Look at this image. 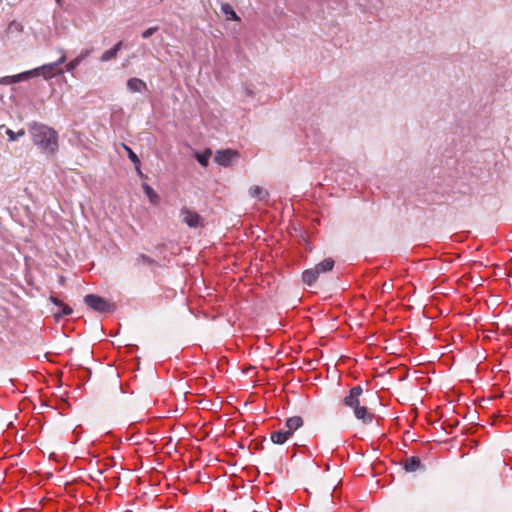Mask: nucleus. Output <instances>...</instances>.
Segmentation results:
<instances>
[{
  "label": "nucleus",
  "mask_w": 512,
  "mask_h": 512,
  "mask_svg": "<svg viewBox=\"0 0 512 512\" xmlns=\"http://www.w3.org/2000/svg\"><path fill=\"white\" fill-rule=\"evenodd\" d=\"M28 131L32 142L38 149L48 155L53 156L59 148L58 133L52 127L39 122H32L28 125Z\"/></svg>",
  "instance_id": "nucleus-1"
},
{
  "label": "nucleus",
  "mask_w": 512,
  "mask_h": 512,
  "mask_svg": "<svg viewBox=\"0 0 512 512\" xmlns=\"http://www.w3.org/2000/svg\"><path fill=\"white\" fill-rule=\"evenodd\" d=\"M362 393L363 389L361 386H354L349 390V394L344 397L343 402L345 406L353 409L357 419L361 420L364 424H369L373 421L374 415L365 406H361L360 396Z\"/></svg>",
  "instance_id": "nucleus-2"
},
{
  "label": "nucleus",
  "mask_w": 512,
  "mask_h": 512,
  "mask_svg": "<svg viewBox=\"0 0 512 512\" xmlns=\"http://www.w3.org/2000/svg\"><path fill=\"white\" fill-rule=\"evenodd\" d=\"M65 61L66 56L63 53L62 56L56 62L45 64L40 67L29 70L30 76L32 78L42 75L44 79L49 80L57 75L63 74L64 71L61 68V65L65 63Z\"/></svg>",
  "instance_id": "nucleus-3"
},
{
  "label": "nucleus",
  "mask_w": 512,
  "mask_h": 512,
  "mask_svg": "<svg viewBox=\"0 0 512 512\" xmlns=\"http://www.w3.org/2000/svg\"><path fill=\"white\" fill-rule=\"evenodd\" d=\"M84 302L88 307L100 313L112 312L114 308L107 300L95 294L86 295Z\"/></svg>",
  "instance_id": "nucleus-4"
},
{
  "label": "nucleus",
  "mask_w": 512,
  "mask_h": 512,
  "mask_svg": "<svg viewBox=\"0 0 512 512\" xmlns=\"http://www.w3.org/2000/svg\"><path fill=\"white\" fill-rule=\"evenodd\" d=\"M180 216L183 223L188 225L190 228H197L203 223V218L196 211L186 206L181 208Z\"/></svg>",
  "instance_id": "nucleus-5"
},
{
  "label": "nucleus",
  "mask_w": 512,
  "mask_h": 512,
  "mask_svg": "<svg viewBox=\"0 0 512 512\" xmlns=\"http://www.w3.org/2000/svg\"><path fill=\"white\" fill-rule=\"evenodd\" d=\"M239 157V153L232 149L219 150L215 155V162L221 166L228 167Z\"/></svg>",
  "instance_id": "nucleus-6"
},
{
  "label": "nucleus",
  "mask_w": 512,
  "mask_h": 512,
  "mask_svg": "<svg viewBox=\"0 0 512 512\" xmlns=\"http://www.w3.org/2000/svg\"><path fill=\"white\" fill-rule=\"evenodd\" d=\"M134 265L135 266H142V265L147 266L152 271H154L157 267L160 266L156 260L147 256L146 254H139L134 260Z\"/></svg>",
  "instance_id": "nucleus-7"
},
{
  "label": "nucleus",
  "mask_w": 512,
  "mask_h": 512,
  "mask_svg": "<svg viewBox=\"0 0 512 512\" xmlns=\"http://www.w3.org/2000/svg\"><path fill=\"white\" fill-rule=\"evenodd\" d=\"M30 78H31V76H30L29 71H25V72L19 73L17 75L2 77L0 79V83L3 85H11V84H15V83H18L21 81H26Z\"/></svg>",
  "instance_id": "nucleus-8"
},
{
  "label": "nucleus",
  "mask_w": 512,
  "mask_h": 512,
  "mask_svg": "<svg viewBox=\"0 0 512 512\" xmlns=\"http://www.w3.org/2000/svg\"><path fill=\"white\" fill-rule=\"evenodd\" d=\"M404 468L408 472H415L419 469H423L424 466L422 465L419 457L411 456L405 459Z\"/></svg>",
  "instance_id": "nucleus-9"
},
{
  "label": "nucleus",
  "mask_w": 512,
  "mask_h": 512,
  "mask_svg": "<svg viewBox=\"0 0 512 512\" xmlns=\"http://www.w3.org/2000/svg\"><path fill=\"white\" fill-rule=\"evenodd\" d=\"M127 88L131 92H143L147 90V85L142 79L133 77L127 81Z\"/></svg>",
  "instance_id": "nucleus-10"
},
{
  "label": "nucleus",
  "mask_w": 512,
  "mask_h": 512,
  "mask_svg": "<svg viewBox=\"0 0 512 512\" xmlns=\"http://www.w3.org/2000/svg\"><path fill=\"white\" fill-rule=\"evenodd\" d=\"M303 419L300 416H293L286 420L285 429L289 431L291 436L293 433L303 426Z\"/></svg>",
  "instance_id": "nucleus-11"
},
{
  "label": "nucleus",
  "mask_w": 512,
  "mask_h": 512,
  "mask_svg": "<svg viewBox=\"0 0 512 512\" xmlns=\"http://www.w3.org/2000/svg\"><path fill=\"white\" fill-rule=\"evenodd\" d=\"M122 46H123V42L119 41L111 49L105 51L102 54L100 60L102 62H108L110 60L115 59L117 57L118 52L122 49Z\"/></svg>",
  "instance_id": "nucleus-12"
},
{
  "label": "nucleus",
  "mask_w": 512,
  "mask_h": 512,
  "mask_svg": "<svg viewBox=\"0 0 512 512\" xmlns=\"http://www.w3.org/2000/svg\"><path fill=\"white\" fill-rule=\"evenodd\" d=\"M291 437V434L286 429H280L278 431H274L271 433L270 438L271 441L275 444H283L285 443L289 438Z\"/></svg>",
  "instance_id": "nucleus-13"
},
{
  "label": "nucleus",
  "mask_w": 512,
  "mask_h": 512,
  "mask_svg": "<svg viewBox=\"0 0 512 512\" xmlns=\"http://www.w3.org/2000/svg\"><path fill=\"white\" fill-rule=\"evenodd\" d=\"M318 277H319V273H318V270H316L315 268L307 269L302 274L303 282L309 286L313 285L316 282V280L318 279Z\"/></svg>",
  "instance_id": "nucleus-14"
},
{
  "label": "nucleus",
  "mask_w": 512,
  "mask_h": 512,
  "mask_svg": "<svg viewBox=\"0 0 512 512\" xmlns=\"http://www.w3.org/2000/svg\"><path fill=\"white\" fill-rule=\"evenodd\" d=\"M221 11L226 16L227 20L239 21L240 18L234 11L233 7L229 3H223L221 5Z\"/></svg>",
  "instance_id": "nucleus-15"
},
{
  "label": "nucleus",
  "mask_w": 512,
  "mask_h": 512,
  "mask_svg": "<svg viewBox=\"0 0 512 512\" xmlns=\"http://www.w3.org/2000/svg\"><path fill=\"white\" fill-rule=\"evenodd\" d=\"M334 267V260L326 258L322 262L318 263L314 268L318 270V273H324L332 270Z\"/></svg>",
  "instance_id": "nucleus-16"
},
{
  "label": "nucleus",
  "mask_w": 512,
  "mask_h": 512,
  "mask_svg": "<svg viewBox=\"0 0 512 512\" xmlns=\"http://www.w3.org/2000/svg\"><path fill=\"white\" fill-rule=\"evenodd\" d=\"M211 155L212 151L210 149H206L203 153L196 152L195 154L197 161L204 167L208 165Z\"/></svg>",
  "instance_id": "nucleus-17"
},
{
  "label": "nucleus",
  "mask_w": 512,
  "mask_h": 512,
  "mask_svg": "<svg viewBox=\"0 0 512 512\" xmlns=\"http://www.w3.org/2000/svg\"><path fill=\"white\" fill-rule=\"evenodd\" d=\"M250 194L252 197L259 198L260 200L265 199L269 195L268 192L260 186H252L250 188Z\"/></svg>",
  "instance_id": "nucleus-18"
},
{
  "label": "nucleus",
  "mask_w": 512,
  "mask_h": 512,
  "mask_svg": "<svg viewBox=\"0 0 512 512\" xmlns=\"http://www.w3.org/2000/svg\"><path fill=\"white\" fill-rule=\"evenodd\" d=\"M124 148L128 153L129 159L135 164V168H136L138 174L142 175L141 170H140V160H139L138 156L133 152V150L130 147L125 145Z\"/></svg>",
  "instance_id": "nucleus-19"
},
{
  "label": "nucleus",
  "mask_w": 512,
  "mask_h": 512,
  "mask_svg": "<svg viewBox=\"0 0 512 512\" xmlns=\"http://www.w3.org/2000/svg\"><path fill=\"white\" fill-rule=\"evenodd\" d=\"M143 189H144L145 194L149 198L150 202L153 204H156L159 197H158V194L153 190V188L150 187L148 184H144Z\"/></svg>",
  "instance_id": "nucleus-20"
},
{
  "label": "nucleus",
  "mask_w": 512,
  "mask_h": 512,
  "mask_svg": "<svg viewBox=\"0 0 512 512\" xmlns=\"http://www.w3.org/2000/svg\"><path fill=\"white\" fill-rule=\"evenodd\" d=\"M6 135L8 136L9 141H16L20 137L25 135V130L20 129L18 132H14L13 130L8 128V129H6Z\"/></svg>",
  "instance_id": "nucleus-21"
},
{
  "label": "nucleus",
  "mask_w": 512,
  "mask_h": 512,
  "mask_svg": "<svg viewBox=\"0 0 512 512\" xmlns=\"http://www.w3.org/2000/svg\"><path fill=\"white\" fill-rule=\"evenodd\" d=\"M59 308L61 310L55 314L56 317L68 316L73 312L72 308L64 303Z\"/></svg>",
  "instance_id": "nucleus-22"
},
{
  "label": "nucleus",
  "mask_w": 512,
  "mask_h": 512,
  "mask_svg": "<svg viewBox=\"0 0 512 512\" xmlns=\"http://www.w3.org/2000/svg\"><path fill=\"white\" fill-rule=\"evenodd\" d=\"M158 30H159V28L157 26L150 27V28L146 29L145 31H143L141 36L144 39H147V38L151 37L154 33H156Z\"/></svg>",
  "instance_id": "nucleus-23"
},
{
  "label": "nucleus",
  "mask_w": 512,
  "mask_h": 512,
  "mask_svg": "<svg viewBox=\"0 0 512 512\" xmlns=\"http://www.w3.org/2000/svg\"><path fill=\"white\" fill-rule=\"evenodd\" d=\"M93 52V49H85L82 50L81 53L76 57V59L81 63L85 58H87L91 53Z\"/></svg>",
  "instance_id": "nucleus-24"
},
{
  "label": "nucleus",
  "mask_w": 512,
  "mask_h": 512,
  "mask_svg": "<svg viewBox=\"0 0 512 512\" xmlns=\"http://www.w3.org/2000/svg\"><path fill=\"white\" fill-rule=\"evenodd\" d=\"M80 62L75 58L66 65V71L72 72L79 66Z\"/></svg>",
  "instance_id": "nucleus-25"
},
{
  "label": "nucleus",
  "mask_w": 512,
  "mask_h": 512,
  "mask_svg": "<svg viewBox=\"0 0 512 512\" xmlns=\"http://www.w3.org/2000/svg\"><path fill=\"white\" fill-rule=\"evenodd\" d=\"M50 300H51L52 303H54L58 307L63 305V302L60 299H58L57 297H55V296H50Z\"/></svg>",
  "instance_id": "nucleus-26"
},
{
  "label": "nucleus",
  "mask_w": 512,
  "mask_h": 512,
  "mask_svg": "<svg viewBox=\"0 0 512 512\" xmlns=\"http://www.w3.org/2000/svg\"><path fill=\"white\" fill-rule=\"evenodd\" d=\"M59 5H61V0H56Z\"/></svg>",
  "instance_id": "nucleus-27"
}]
</instances>
